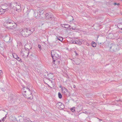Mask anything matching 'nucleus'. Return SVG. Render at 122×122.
<instances>
[{"mask_svg": "<svg viewBox=\"0 0 122 122\" xmlns=\"http://www.w3.org/2000/svg\"><path fill=\"white\" fill-rule=\"evenodd\" d=\"M78 29H76V28H75H75H74V30H78Z\"/></svg>", "mask_w": 122, "mask_h": 122, "instance_id": "obj_35", "label": "nucleus"}, {"mask_svg": "<svg viewBox=\"0 0 122 122\" xmlns=\"http://www.w3.org/2000/svg\"><path fill=\"white\" fill-rule=\"evenodd\" d=\"M121 29L122 30V28H121V29Z\"/></svg>", "mask_w": 122, "mask_h": 122, "instance_id": "obj_49", "label": "nucleus"}, {"mask_svg": "<svg viewBox=\"0 0 122 122\" xmlns=\"http://www.w3.org/2000/svg\"><path fill=\"white\" fill-rule=\"evenodd\" d=\"M70 29H72L73 30H74V28H73V27H71V28L70 27Z\"/></svg>", "mask_w": 122, "mask_h": 122, "instance_id": "obj_39", "label": "nucleus"}, {"mask_svg": "<svg viewBox=\"0 0 122 122\" xmlns=\"http://www.w3.org/2000/svg\"><path fill=\"white\" fill-rule=\"evenodd\" d=\"M38 14L39 16H41L42 17V16H41V15L43 14V12L42 10L41 9H40L39 10H38Z\"/></svg>", "mask_w": 122, "mask_h": 122, "instance_id": "obj_16", "label": "nucleus"}, {"mask_svg": "<svg viewBox=\"0 0 122 122\" xmlns=\"http://www.w3.org/2000/svg\"><path fill=\"white\" fill-rule=\"evenodd\" d=\"M27 89V91H25L24 92L25 93V97L28 99H32L33 98V95L31 92L29 88L27 87H25Z\"/></svg>", "mask_w": 122, "mask_h": 122, "instance_id": "obj_4", "label": "nucleus"}, {"mask_svg": "<svg viewBox=\"0 0 122 122\" xmlns=\"http://www.w3.org/2000/svg\"><path fill=\"white\" fill-rule=\"evenodd\" d=\"M23 119L24 121L23 122H27V121H28L26 119Z\"/></svg>", "mask_w": 122, "mask_h": 122, "instance_id": "obj_32", "label": "nucleus"}, {"mask_svg": "<svg viewBox=\"0 0 122 122\" xmlns=\"http://www.w3.org/2000/svg\"><path fill=\"white\" fill-rule=\"evenodd\" d=\"M58 97L60 99H61L62 97V95L61 94V93L59 92L58 93Z\"/></svg>", "mask_w": 122, "mask_h": 122, "instance_id": "obj_26", "label": "nucleus"}, {"mask_svg": "<svg viewBox=\"0 0 122 122\" xmlns=\"http://www.w3.org/2000/svg\"><path fill=\"white\" fill-rule=\"evenodd\" d=\"M57 103L56 105L59 109H63L65 108V106L63 104L60 102H57Z\"/></svg>", "mask_w": 122, "mask_h": 122, "instance_id": "obj_8", "label": "nucleus"}, {"mask_svg": "<svg viewBox=\"0 0 122 122\" xmlns=\"http://www.w3.org/2000/svg\"><path fill=\"white\" fill-rule=\"evenodd\" d=\"M6 118V117H4L3 118L1 119V121H2L3 122H4V121H5V119Z\"/></svg>", "mask_w": 122, "mask_h": 122, "instance_id": "obj_27", "label": "nucleus"}, {"mask_svg": "<svg viewBox=\"0 0 122 122\" xmlns=\"http://www.w3.org/2000/svg\"><path fill=\"white\" fill-rule=\"evenodd\" d=\"M29 13V12H28V11H27L25 13V14H24V15H28V14Z\"/></svg>", "mask_w": 122, "mask_h": 122, "instance_id": "obj_33", "label": "nucleus"}, {"mask_svg": "<svg viewBox=\"0 0 122 122\" xmlns=\"http://www.w3.org/2000/svg\"><path fill=\"white\" fill-rule=\"evenodd\" d=\"M25 87H24L23 88H22V89H23L24 90H25H25H25V91H27V89H26V88H25Z\"/></svg>", "mask_w": 122, "mask_h": 122, "instance_id": "obj_38", "label": "nucleus"}, {"mask_svg": "<svg viewBox=\"0 0 122 122\" xmlns=\"http://www.w3.org/2000/svg\"><path fill=\"white\" fill-rule=\"evenodd\" d=\"M17 26V24L13 22V23L12 22L6 28L9 29H14L16 28Z\"/></svg>", "mask_w": 122, "mask_h": 122, "instance_id": "obj_6", "label": "nucleus"}, {"mask_svg": "<svg viewBox=\"0 0 122 122\" xmlns=\"http://www.w3.org/2000/svg\"><path fill=\"white\" fill-rule=\"evenodd\" d=\"M74 113L75 112V107H73L70 109Z\"/></svg>", "mask_w": 122, "mask_h": 122, "instance_id": "obj_24", "label": "nucleus"}, {"mask_svg": "<svg viewBox=\"0 0 122 122\" xmlns=\"http://www.w3.org/2000/svg\"><path fill=\"white\" fill-rule=\"evenodd\" d=\"M10 37L8 36H5L4 38V41L6 42H8L10 40Z\"/></svg>", "mask_w": 122, "mask_h": 122, "instance_id": "obj_13", "label": "nucleus"}, {"mask_svg": "<svg viewBox=\"0 0 122 122\" xmlns=\"http://www.w3.org/2000/svg\"><path fill=\"white\" fill-rule=\"evenodd\" d=\"M3 72L1 70H0V78L1 77L2 75Z\"/></svg>", "mask_w": 122, "mask_h": 122, "instance_id": "obj_28", "label": "nucleus"}, {"mask_svg": "<svg viewBox=\"0 0 122 122\" xmlns=\"http://www.w3.org/2000/svg\"><path fill=\"white\" fill-rule=\"evenodd\" d=\"M8 9V8H6L5 9H0V15L4 14L5 12V11H4L5 10H6V11H7V10Z\"/></svg>", "mask_w": 122, "mask_h": 122, "instance_id": "obj_17", "label": "nucleus"}, {"mask_svg": "<svg viewBox=\"0 0 122 122\" xmlns=\"http://www.w3.org/2000/svg\"><path fill=\"white\" fill-rule=\"evenodd\" d=\"M73 87L74 88H75V85H74L73 86Z\"/></svg>", "mask_w": 122, "mask_h": 122, "instance_id": "obj_42", "label": "nucleus"}, {"mask_svg": "<svg viewBox=\"0 0 122 122\" xmlns=\"http://www.w3.org/2000/svg\"><path fill=\"white\" fill-rule=\"evenodd\" d=\"M64 26L63 27L66 28H68L71 27V26L70 25H69L68 24H66L65 25H64Z\"/></svg>", "mask_w": 122, "mask_h": 122, "instance_id": "obj_20", "label": "nucleus"}, {"mask_svg": "<svg viewBox=\"0 0 122 122\" xmlns=\"http://www.w3.org/2000/svg\"><path fill=\"white\" fill-rule=\"evenodd\" d=\"M118 101H121V102H122V100H119Z\"/></svg>", "mask_w": 122, "mask_h": 122, "instance_id": "obj_45", "label": "nucleus"}, {"mask_svg": "<svg viewBox=\"0 0 122 122\" xmlns=\"http://www.w3.org/2000/svg\"><path fill=\"white\" fill-rule=\"evenodd\" d=\"M38 48L40 49H41V46L40 45H39V44L38 45Z\"/></svg>", "mask_w": 122, "mask_h": 122, "instance_id": "obj_34", "label": "nucleus"}, {"mask_svg": "<svg viewBox=\"0 0 122 122\" xmlns=\"http://www.w3.org/2000/svg\"><path fill=\"white\" fill-rule=\"evenodd\" d=\"M13 56L14 58L16 59L17 60V59H20V58L17 55H15V54H13Z\"/></svg>", "mask_w": 122, "mask_h": 122, "instance_id": "obj_23", "label": "nucleus"}, {"mask_svg": "<svg viewBox=\"0 0 122 122\" xmlns=\"http://www.w3.org/2000/svg\"><path fill=\"white\" fill-rule=\"evenodd\" d=\"M114 4L115 5H117V6H119V5L120 4L119 3H114Z\"/></svg>", "mask_w": 122, "mask_h": 122, "instance_id": "obj_30", "label": "nucleus"}, {"mask_svg": "<svg viewBox=\"0 0 122 122\" xmlns=\"http://www.w3.org/2000/svg\"><path fill=\"white\" fill-rule=\"evenodd\" d=\"M74 52H75V53L76 54V55H78V54L76 52V51H74Z\"/></svg>", "mask_w": 122, "mask_h": 122, "instance_id": "obj_36", "label": "nucleus"}, {"mask_svg": "<svg viewBox=\"0 0 122 122\" xmlns=\"http://www.w3.org/2000/svg\"><path fill=\"white\" fill-rule=\"evenodd\" d=\"M51 54L53 59H59L60 58V55H59L60 52L57 50L52 51Z\"/></svg>", "mask_w": 122, "mask_h": 122, "instance_id": "obj_3", "label": "nucleus"}, {"mask_svg": "<svg viewBox=\"0 0 122 122\" xmlns=\"http://www.w3.org/2000/svg\"><path fill=\"white\" fill-rule=\"evenodd\" d=\"M73 61H74V63L76 65H79L80 64V60L78 58H75V59H74V60H73Z\"/></svg>", "mask_w": 122, "mask_h": 122, "instance_id": "obj_12", "label": "nucleus"}, {"mask_svg": "<svg viewBox=\"0 0 122 122\" xmlns=\"http://www.w3.org/2000/svg\"><path fill=\"white\" fill-rule=\"evenodd\" d=\"M99 120L100 121V122H104L102 120Z\"/></svg>", "mask_w": 122, "mask_h": 122, "instance_id": "obj_41", "label": "nucleus"}, {"mask_svg": "<svg viewBox=\"0 0 122 122\" xmlns=\"http://www.w3.org/2000/svg\"><path fill=\"white\" fill-rule=\"evenodd\" d=\"M17 2H12L10 3H9V6H10L11 8H12L14 9V8L16 7Z\"/></svg>", "mask_w": 122, "mask_h": 122, "instance_id": "obj_9", "label": "nucleus"}, {"mask_svg": "<svg viewBox=\"0 0 122 122\" xmlns=\"http://www.w3.org/2000/svg\"><path fill=\"white\" fill-rule=\"evenodd\" d=\"M59 87H60V88H61V90L62 89V86H61V85H60L59 86Z\"/></svg>", "mask_w": 122, "mask_h": 122, "instance_id": "obj_40", "label": "nucleus"}, {"mask_svg": "<svg viewBox=\"0 0 122 122\" xmlns=\"http://www.w3.org/2000/svg\"><path fill=\"white\" fill-rule=\"evenodd\" d=\"M45 17L46 20H51L53 18V15L50 13H47L45 14Z\"/></svg>", "mask_w": 122, "mask_h": 122, "instance_id": "obj_5", "label": "nucleus"}, {"mask_svg": "<svg viewBox=\"0 0 122 122\" xmlns=\"http://www.w3.org/2000/svg\"><path fill=\"white\" fill-rule=\"evenodd\" d=\"M2 121H1V120H0V122H2Z\"/></svg>", "mask_w": 122, "mask_h": 122, "instance_id": "obj_46", "label": "nucleus"}, {"mask_svg": "<svg viewBox=\"0 0 122 122\" xmlns=\"http://www.w3.org/2000/svg\"><path fill=\"white\" fill-rule=\"evenodd\" d=\"M76 44L80 45L82 44L81 41H80L79 40H77V41H76Z\"/></svg>", "mask_w": 122, "mask_h": 122, "instance_id": "obj_21", "label": "nucleus"}, {"mask_svg": "<svg viewBox=\"0 0 122 122\" xmlns=\"http://www.w3.org/2000/svg\"><path fill=\"white\" fill-rule=\"evenodd\" d=\"M33 16L35 18H37L38 17H40L38 14V12L37 11H34L33 13Z\"/></svg>", "mask_w": 122, "mask_h": 122, "instance_id": "obj_15", "label": "nucleus"}, {"mask_svg": "<svg viewBox=\"0 0 122 122\" xmlns=\"http://www.w3.org/2000/svg\"><path fill=\"white\" fill-rule=\"evenodd\" d=\"M58 59H53V62L55 64L58 65H59L60 63V61L59 60H58Z\"/></svg>", "mask_w": 122, "mask_h": 122, "instance_id": "obj_14", "label": "nucleus"}, {"mask_svg": "<svg viewBox=\"0 0 122 122\" xmlns=\"http://www.w3.org/2000/svg\"><path fill=\"white\" fill-rule=\"evenodd\" d=\"M31 55V56H33V54H32Z\"/></svg>", "mask_w": 122, "mask_h": 122, "instance_id": "obj_44", "label": "nucleus"}, {"mask_svg": "<svg viewBox=\"0 0 122 122\" xmlns=\"http://www.w3.org/2000/svg\"><path fill=\"white\" fill-rule=\"evenodd\" d=\"M25 48L26 50V51H25L27 53V57L28 56L29 53V49L28 48H26V47L25 46Z\"/></svg>", "mask_w": 122, "mask_h": 122, "instance_id": "obj_22", "label": "nucleus"}, {"mask_svg": "<svg viewBox=\"0 0 122 122\" xmlns=\"http://www.w3.org/2000/svg\"><path fill=\"white\" fill-rule=\"evenodd\" d=\"M72 42V44H76V41H73L72 42Z\"/></svg>", "mask_w": 122, "mask_h": 122, "instance_id": "obj_31", "label": "nucleus"}, {"mask_svg": "<svg viewBox=\"0 0 122 122\" xmlns=\"http://www.w3.org/2000/svg\"><path fill=\"white\" fill-rule=\"evenodd\" d=\"M19 122H20V120H19Z\"/></svg>", "mask_w": 122, "mask_h": 122, "instance_id": "obj_47", "label": "nucleus"}, {"mask_svg": "<svg viewBox=\"0 0 122 122\" xmlns=\"http://www.w3.org/2000/svg\"><path fill=\"white\" fill-rule=\"evenodd\" d=\"M12 22L13 23V21L11 19H8L4 22L3 25L5 27H6L9 25Z\"/></svg>", "mask_w": 122, "mask_h": 122, "instance_id": "obj_7", "label": "nucleus"}, {"mask_svg": "<svg viewBox=\"0 0 122 122\" xmlns=\"http://www.w3.org/2000/svg\"><path fill=\"white\" fill-rule=\"evenodd\" d=\"M91 45L93 47H94L96 46V43L92 41L91 44Z\"/></svg>", "mask_w": 122, "mask_h": 122, "instance_id": "obj_19", "label": "nucleus"}, {"mask_svg": "<svg viewBox=\"0 0 122 122\" xmlns=\"http://www.w3.org/2000/svg\"><path fill=\"white\" fill-rule=\"evenodd\" d=\"M21 8L20 5V3L17 2V4L15 7L14 8V10H16V11H19Z\"/></svg>", "mask_w": 122, "mask_h": 122, "instance_id": "obj_10", "label": "nucleus"}, {"mask_svg": "<svg viewBox=\"0 0 122 122\" xmlns=\"http://www.w3.org/2000/svg\"><path fill=\"white\" fill-rule=\"evenodd\" d=\"M34 30H31L29 28H26L20 30V32L22 36L27 37L30 36L34 31Z\"/></svg>", "mask_w": 122, "mask_h": 122, "instance_id": "obj_1", "label": "nucleus"}, {"mask_svg": "<svg viewBox=\"0 0 122 122\" xmlns=\"http://www.w3.org/2000/svg\"><path fill=\"white\" fill-rule=\"evenodd\" d=\"M108 48L111 52H116L119 50V47L117 45L111 44L108 45Z\"/></svg>", "mask_w": 122, "mask_h": 122, "instance_id": "obj_2", "label": "nucleus"}, {"mask_svg": "<svg viewBox=\"0 0 122 122\" xmlns=\"http://www.w3.org/2000/svg\"><path fill=\"white\" fill-rule=\"evenodd\" d=\"M37 71L38 72H40V70H37Z\"/></svg>", "mask_w": 122, "mask_h": 122, "instance_id": "obj_43", "label": "nucleus"}, {"mask_svg": "<svg viewBox=\"0 0 122 122\" xmlns=\"http://www.w3.org/2000/svg\"><path fill=\"white\" fill-rule=\"evenodd\" d=\"M5 44L2 41H0V47L2 48L4 47Z\"/></svg>", "mask_w": 122, "mask_h": 122, "instance_id": "obj_18", "label": "nucleus"}, {"mask_svg": "<svg viewBox=\"0 0 122 122\" xmlns=\"http://www.w3.org/2000/svg\"><path fill=\"white\" fill-rule=\"evenodd\" d=\"M68 90L66 89L65 87L63 86L62 89V92L63 93L64 95H66L67 94L68 92Z\"/></svg>", "mask_w": 122, "mask_h": 122, "instance_id": "obj_11", "label": "nucleus"}, {"mask_svg": "<svg viewBox=\"0 0 122 122\" xmlns=\"http://www.w3.org/2000/svg\"><path fill=\"white\" fill-rule=\"evenodd\" d=\"M17 59V61H19L20 62V63H22L23 62V61H22V60L20 58V59Z\"/></svg>", "mask_w": 122, "mask_h": 122, "instance_id": "obj_29", "label": "nucleus"}, {"mask_svg": "<svg viewBox=\"0 0 122 122\" xmlns=\"http://www.w3.org/2000/svg\"><path fill=\"white\" fill-rule=\"evenodd\" d=\"M57 38H57V39L58 40H59L60 41H61L62 42V41L63 40V38L62 37H59L58 38L57 37Z\"/></svg>", "mask_w": 122, "mask_h": 122, "instance_id": "obj_25", "label": "nucleus"}, {"mask_svg": "<svg viewBox=\"0 0 122 122\" xmlns=\"http://www.w3.org/2000/svg\"><path fill=\"white\" fill-rule=\"evenodd\" d=\"M64 25H63V26H63H63H64Z\"/></svg>", "mask_w": 122, "mask_h": 122, "instance_id": "obj_48", "label": "nucleus"}, {"mask_svg": "<svg viewBox=\"0 0 122 122\" xmlns=\"http://www.w3.org/2000/svg\"><path fill=\"white\" fill-rule=\"evenodd\" d=\"M52 74V75L53 74L52 73L51 74V73H49V74H47V76H50V75Z\"/></svg>", "mask_w": 122, "mask_h": 122, "instance_id": "obj_37", "label": "nucleus"}]
</instances>
